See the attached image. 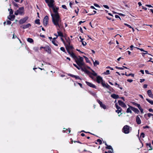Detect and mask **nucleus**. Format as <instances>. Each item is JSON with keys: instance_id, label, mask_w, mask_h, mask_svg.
Segmentation results:
<instances>
[{"instance_id": "f257e3e1", "label": "nucleus", "mask_w": 153, "mask_h": 153, "mask_svg": "<svg viewBox=\"0 0 153 153\" xmlns=\"http://www.w3.org/2000/svg\"><path fill=\"white\" fill-rule=\"evenodd\" d=\"M51 17L53 23L56 26L57 30H59L62 25V19L60 16L55 15Z\"/></svg>"}, {"instance_id": "f03ea898", "label": "nucleus", "mask_w": 153, "mask_h": 153, "mask_svg": "<svg viewBox=\"0 0 153 153\" xmlns=\"http://www.w3.org/2000/svg\"><path fill=\"white\" fill-rule=\"evenodd\" d=\"M75 60L77 65L80 67L81 68L85 67V63L84 62L83 57L79 56L77 57Z\"/></svg>"}, {"instance_id": "7ed1b4c3", "label": "nucleus", "mask_w": 153, "mask_h": 153, "mask_svg": "<svg viewBox=\"0 0 153 153\" xmlns=\"http://www.w3.org/2000/svg\"><path fill=\"white\" fill-rule=\"evenodd\" d=\"M51 3L48 4V6L52 8L53 9V11L54 13V14L51 13V16H53L55 15H59V14L58 12V10H59V7L54 6V3H52L51 4Z\"/></svg>"}, {"instance_id": "20e7f679", "label": "nucleus", "mask_w": 153, "mask_h": 153, "mask_svg": "<svg viewBox=\"0 0 153 153\" xmlns=\"http://www.w3.org/2000/svg\"><path fill=\"white\" fill-rule=\"evenodd\" d=\"M24 14L25 10L24 7L19 8L18 10L15 12V14L16 15H20L21 16H23L24 15Z\"/></svg>"}, {"instance_id": "39448f33", "label": "nucleus", "mask_w": 153, "mask_h": 153, "mask_svg": "<svg viewBox=\"0 0 153 153\" xmlns=\"http://www.w3.org/2000/svg\"><path fill=\"white\" fill-rule=\"evenodd\" d=\"M129 126L126 125L122 129V131L126 134H128L129 132Z\"/></svg>"}, {"instance_id": "423d86ee", "label": "nucleus", "mask_w": 153, "mask_h": 153, "mask_svg": "<svg viewBox=\"0 0 153 153\" xmlns=\"http://www.w3.org/2000/svg\"><path fill=\"white\" fill-rule=\"evenodd\" d=\"M97 82L98 83H101L102 85L104 87L105 86V84L103 82L102 78L100 76H98L97 77Z\"/></svg>"}, {"instance_id": "0eeeda50", "label": "nucleus", "mask_w": 153, "mask_h": 153, "mask_svg": "<svg viewBox=\"0 0 153 153\" xmlns=\"http://www.w3.org/2000/svg\"><path fill=\"white\" fill-rule=\"evenodd\" d=\"M28 18V17L27 16L21 19L19 21V24L21 25L25 23L27 21Z\"/></svg>"}, {"instance_id": "6e6552de", "label": "nucleus", "mask_w": 153, "mask_h": 153, "mask_svg": "<svg viewBox=\"0 0 153 153\" xmlns=\"http://www.w3.org/2000/svg\"><path fill=\"white\" fill-rule=\"evenodd\" d=\"M48 17L47 16H45L43 19L44 25V26H46L48 23Z\"/></svg>"}, {"instance_id": "1a4fd4ad", "label": "nucleus", "mask_w": 153, "mask_h": 153, "mask_svg": "<svg viewBox=\"0 0 153 153\" xmlns=\"http://www.w3.org/2000/svg\"><path fill=\"white\" fill-rule=\"evenodd\" d=\"M106 88L109 89L110 91H107L108 93H111V92H113L114 89L112 88L110 85H109L107 83H106Z\"/></svg>"}, {"instance_id": "9d476101", "label": "nucleus", "mask_w": 153, "mask_h": 153, "mask_svg": "<svg viewBox=\"0 0 153 153\" xmlns=\"http://www.w3.org/2000/svg\"><path fill=\"white\" fill-rule=\"evenodd\" d=\"M130 108L132 110L134 111L135 113L138 114L139 113V110L137 108L132 106H130Z\"/></svg>"}, {"instance_id": "9b49d317", "label": "nucleus", "mask_w": 153, "mask_h": 153, "mask_svg": "<svg viewBox=\"0 0 153 153\" xmlns=\"http://www.w3.org/2000/svg\"><path fill=\"white\" fill-rule=\"evenodd\" d=\"M118 103L119 105L123 108H126V104L121 100H119L118 101Z\"/></svg>"}, {"instance_id": "f8f14e48", "label": "nucleus", "mask_w": 153, "mask_h": 153, "mask_svg": "<svg viewBox=\"0 0 153 153\" xmlns=\"http://www.w3.org/2000/svg\"><path fill=\"white\" fill-rule=\"evenodd\" d=\"M68 52L70 55L71 56L74 58L75 60L77 57L72 52H70L69 50H68Z\"/></svg>"}, {"instance_id": "ddd939ff", "label": "nucleus", "mask_w": 153, "mask_h": 153, "mask_svg": "<svg viewBox=\"0 0 153 153\" xmlns=\"http://www.w3.org/2000/svg\"><path fill=\"white\" fill-rule=\"evenodd\" d=\"M31 26V25L30 23H28L26 25H23L21 26V27L23 29H25Z\"/></svg>"}, {"instance_id": "4468645a", "label": "nucleus", "mask_w": 153, "mask_h": 153, "mask_svg": "<svg viewBox=\"0 0 153 153\" xmlns=\"http://www.w3.org/2000/svg\"><path fill=\"white\" fill-rule=\"evenodd\" d=\"M45 51L47 52L49 54L51 53V49L49 46H47L44 48Z\"/></svg>"}, {"instance_id": "2eb2a0df", "label": "nucleus", "mask_w": 153, "mask_h": 153, "mask_svg": "<svg viewBox=\"0 0 153 153\" xmlns=\"http://www.w3.org/2000/svg\"><path fill=\"white\" fill-rule=\"evenodd\" d=\"M85 82L88 86H89L91 87H92L93 88H95L96 87V86L94 85L93 84H92V83H91L87 81H86Z\"/></svg>"}, {"instance_id": "dca6fc26", "label": "nucleus", "mask_w": 153, "mask_h": 153, "mask_svg": "<svg viewBox=\"0 0 153 153\" xmlns=\"http://www.w3.org/2000/svg\"><path fill=\"white\" fill-rule=\"evenodd\" d=\"M97 101L98 102V103L100 104L101 107H102L104 109H105V106L104 104H102V102H101L100 100H97Z\"/></svg>"}, {"instance_id": "f3484780", "label": "nucleus", "mask_w": 153, "mask_h": 153, "mask_svg": "<svg viewBox=\"0 0 153 153\" xmlns=\"http://www.w3.org/2000/svg\"><path fill=\"white\" fill-rule=\"evenodd\" d=\"M136 122L137 124H140L141 123V120L138 116H137L136 117Z\"/></svg>"}, {"instance_id": "a211bd4d", "label": "nucleus", "mask_w": 153, "mask_h": 153, "mask_svg": "<svg viewBox=\"0 0 153 153\" xmlns=\"http://www.w3.org/2000/svg\"><path fill=\"white\" fill-rule=\"evenodd\" d=\"M111 97L114 99H117L119 98V96L118 95L115 94H112L111 95Z\"/></svg>"}, {"instance_id": "6ab92c4d", "label": "nucleus", "mask_w": 153, "mask_h": 153, "mask_svg": "<svg viewBox=\"0 0 153 153\" xmlns=\"http://www.w3.org/2000/svg\"><path fill=\"white\" fill-rule=\"evenodd\" d=\"M15 18V16L14 15H10L9 17H8V19L11 20L13 21Z\"/></svg>"}, {"instance_id": "aec40b11", "label": "nucleus", "mask_w": 153, "mask_h": 153, "mask_svg": "<svg viewBox=\"0 0 153 153\" xmlns=\"http://www.w3.org/2000/svg\"><path fill=\"white\" fill-rule=\"evenodd\" d=\"M147 94L149 97H152V96L153 94L151 90H149L147 91Z\"/></svg>"}, {"instance_id": "412c9836", "label": "nucleus", "mask_w": 153, "mask_h": 153, "mask_svg": "<svg viewBox=\"0 0 153 153\" xmlns=\"http://www.w3.org/2000/svg\"><path fill=\"white\" fill-rule=\"evenodd\" d=\"M45 2L47 3H54V0H45Z\"/></svg>"}, {"instance_id": "4be33fe9", "label": "nucleus", "mask_w": 153, "mask_h": 153, "mask_svg": "<svg viewBox=\"0 0 153 153\" xmlns=\"http://www.w3.org/2000/svg\"><path fill=\"white\" fill-rule=\"evenodd\" d=\"M94 63V66H96L97 65H99V62L96 60H95V61H94V60L93 61Z\"/></svg>"}, {"instance_id": "5701e85b", "label": "nucleus", "mask_w": 153, "mask_h": 153, "mask_svg": "<svg viewBox=\"0 0 153 153\" xmlns=\"http://www.w3.org/2000/svg\"><path fill=\"white\" fill-rule=\"evenodd\" d=\"M146 146L148 148L149 147L150 148L149 149V150H151L152 149V147L151 146V145L150 143H147L146 144Z\"/></svg>"}, {"instance_id": "b1692460", "label": "nucleus", "mask_w": 153, "mask_h": 153, "mask_svg": "<svg viewBox=\"0 0 153 153\" xmlns=\"http://www.w3.org/2000/svg\"><path fill=\"white\" fill-rule=\"evenodd\" d=\"M106 149H108L109 150L110 149H113V148H112L111 146L108 145L106 143Z\"/></svg>"}, {"instance_id": "393cba45", "label": "nucleus", "mask_w": 153, "mask_h": 153, "mask_svg": "<svg viewBox=\"0 0 153 153\" xmlns=\"http://www.w3.org/2000/svg\"><path fill=\"white\" fill-rule=\"evenodd\" d=\"M57 33L59 36H60L61 37H63V33L61 32L60 31H57Z\"/></svg>"}, {"instance_id": "a878e982", "label": "nucleus", "mask_w": 153, "mask_h": 153, "mask_svg": "<svg viewBox=\"0 0 153 153\" xmlns=\"http://www.w3.org/2000/svg\"><path fill=\"white\" fill-rule=\"evenodd\" d=\"M91 71L92 72L91 73V74L94 76H96L97 75V74L94 70H91Z\"/></svg>"}, {"instance_id": "bb28decb", "label": "nucleus", "mask_w": 153, "mask_h": 153, "mask_svg": "<svg viewBox=\"0 0 153 153\" xmlns=\"http://www.w3.org/2000/svg\"><path fill=\"white\" fill-rule=\"evenodd\" d=\"M125 75H126V76H131L132 77H134V74H133L132 73H131L128 74H127L126 72H125Z\"/></svg>"}, {"instance_id": "cd10ccee", "label": "nucleus", "mask_w": 153, "mask_h": 153, "mask_svg": "<svg viewBox=\"0 0 153 153\" xmlns=\"http://www.w3.org/2000/svg\"><path fill=\"white\" fill-rule=\"evenodd\" d=\"M146 100L147 102H148L150 104H151L152 105H153V101H152L151 100H150L148 98H146Z\"/></svg>"}, {"instance_id": "c85d7f7f", "label": "nucleus", "mask_w": 153, "mask_h": 153, "mask_svg": "<svg viewBox=\"0 0 153 153\" xmlns=\"http://www.w3.org/2000/svg\"><path fill=\"white\" fill-rule=\"evenodd\" d=\"M115 106H116V108L117 109V110L121 109V111L122 110V109L121 108L120 106H119L118 105H117V103H116L115 104Z\"/></svg>"}, {"instance_id": "c756f323", "label": "nucleus", "mask_w": 153, "mask_h": 153, "mask_svg": "<svg viewBox=\"0 0 153 153\" xmlns=\"http://www.w3.org/2000/svg\"><path fill=\"white\" fill-rule=\"evenodd\" d=\"M27 40L28 42L30 43H32L33 42V40L32 39L30 38H28L27 39Z\"/></svg>"}, {"instance_id": "7c9ffc66", "label": "nucleus", "mask_w": 153, "mask_h": 153, "mask_svg": "<svg viewBox=\"0 0 153 153\" xmlns=\"http://www.w3.org/2000/svg\"><path fill=\"white\" fill-rule=\"evenodd\" d=\"M130 109H131L130 108V107L128 108L127 109L126 112L127 113H130L131 114L132 112Z\"/></svg>"}, {"instance_id": "2f4dec72", "label": "nucleus", "mask_w": 153, "mask_h": 153, "mask_svg": "<svg viewBox=\"0 0 153 153\" xmlns=\"http://www.w3.org/2000/svg\"><path fill=\"white\" fill-rule=\"evenodd\" d=\"M132 104L133 105H134L135 106L137 107L138 106H139V105H140V104H138L136 102H133Z\"/></svg>"}, {"instance_id": "473e14b6", "label": "nucleus", "mask_w": 153, "mask_h": 153, "mask_svg": "<svg viewBox=\"0 0 153 153\" xmlns=\"http://www.w3.org/2000/svg\"><path fill=\"white\" fill-rule=\"evenodd\" d=\"M106 153H113V149H110L108 151H106Z\"/></svg>"}, {"instance_id": "72a5a7b5", "label": "nucleus", "mask_w": 153, "mask_h": 153, "mask_svg": "<svg viewBox=\"0 0 153 153\" xmlns=\"http://www.w3.org/2000/svg\"><path fill=\"white\" fill-rule=\"evenodd\" d=\"M9 11H10V15H12L13 13V11L12 9H8Z\"/></svg>"}, {"instance_id": "f704fd0d", "label": "nucleus", "mask_w": 153, "mask_h": 153, "mask_svg": "<svg viewBox=\"0 0 153 153\" xmlns=\"http://www.w3.org/2000/svg\"><path fill=\"white\" fill-rule=\"evenodd\" d=\"M134 48H136L137 50H139L141 51H143V52L145 51V50H144L143 49V48H139L136 47H134Z\"/></svg>"}, {"instance_id": "c9c22d12", "label": "nucleus", "mask_w": 153, "mask_h": 153, "mask_svg": "<svg viewBox=\"0 0 153 153\" xmlns=\"http://www.w3.org/2000/svg\"><path fill=\"white\" fill-rule=\"evenodd\" d=\"M145 137V134L144 133L142 132L140 134V137L144 138Z\"/></svg>"}, {"instance_id": "e433bc0d", "label": "nucleus", "mask_w": 153, "mask_h": 153, "mask_svg": "<svg viewBox=\"0 0 153 153\" xmlns=\"http://www.w3.org/2000/svg\"><path fill=\"white\" fill-rule=\"evenodd\" d=\"M106 17L109 20H111L112 21H114V19L113 18H111L110 17H108V16H107V17Z\"/></svg>"}, {"instance_id": "4c0bfd02", "label": "nucleus", "mask_w": 153, "mask_h": 153, "mask_svg": "<svg viewBox=\"0 0 153 153\" xmlns=\"http://www.w3.org/2000/svg\"><path fill=\"white\" fill-rule=\"evenodd\" d=\"M52 43L55 46H57L58 45L55 43V40H52Z\"/></svg>"}, {"instance_id": "58836bf2", "label": "nucleus", "mask_w": 153, "mask_h": 153, "mask_svg": "<svg viewBox=\"0 0 153 153\" xmlns=\"http://www.w3.org/2000/svg\"><path fill=\"white\" fill-rule=\"evenodd\" d=\"M35 23L37 24H40V22H39V20L38 19H36L35 21Z\"/></svg>"}, {"instance_id": "ea45409f", "label": "nucleus", "mask_w": 153, "mask_h": 153, "mask_svg": "<svg viewBox=\"0 0 153 153\" xmlns=\"http://www.w3.org/2000/svg\"><path fill=\"white\" fill-rule=\"evenodd\" d=\"M97 142L99 143L100 144H101L102 143V140L100 139H98L97 140Z\"/></svg>"}, {"instance_id": "a19ab883", "label": "nucleus", "mask_w": 153, "mask_h": 153, "mask_svg": "<svg viewBox=\"0 0 153 153\" xmlns=\"http://www.w3.org/2000/svg\"><path fill=\"white\" fill-rule=\"evenodd\" d=\"M73 65L76 67L78 69H80L81 68L79 66H78L77 65L75 64H73Z\"/></svg>"}, {"instance_id": "79ce46f5", "label": "nucleus", "mask_w": 153, "mask_h": 153, "mask_svg": "<svg viewBox=\"0 0 153 153\" xmlns=\"http://www.w3.org/2000/svg\"><path fill=\"white\" fill-rule=\"evenodd\" d=\"M115 68L117 69H118L120 70H123L124 69V68L123 67H118L117 66H116Z\"/></svg>"}, {"instance_id": "37998d69", "label": "nucleus", "mask_w": 153, "mask_h": 153, "mask_svg": "<svg viewBox=\"0 0 153 153\" xmlns=\"http://www.w3.org/2000/svg\"><path fill=\"white\" fill-rule=\"evenodd\" d=\"M124 25H125L126 26H127L130 28H132V27L130 25H128L127 24L125 23Z\"/></svg>"}, {"instance_id": "c03bdc74", "label": "nucleus", "mask_w": 153, "mask_h": 153, "mask_svg": "<svg viewBox=\"0 0 153 153\" xmlns=\"http://www.w3.org/2000/svg\"><path fill=\"white\" fill-rule=\"evenodd\" d=\"M147 116L149 117H150L151 116H153V114L150 113H149L147 114Z\"/></svg>"}, {"instance_id": "a18cd8bd", "label": "nucleus", "mask_w": 153, "mask_h": 153, "mask_svg": "<svg viewBox=\"0 0 153 153\" xmlns=\"http://www.w3.org/2000/svg\"><path fill=\"white\" fill-rule=\"evenodd\" d=\"M84 58H85V60H86V61L87 62H89V60H88V58L86 57L85 56H84Z\"/></svg>"}, {"instance_id": "49530a36", "label": "nucleus", "mask_w": 153, "mask_h": 153, "mask_svg": "<svg viewBox=\"0 0 153 153\" xmlns=\"http://www.w3.org/2000/svg\"><path fill=\"white\" fill-rule=\"evenodd\" d=\"M60 50L61 51H63L64 52H65V48L63 47H61L60 48Z\"/></svg>"}, {"instance_id": "de8ad7c7", "label": "nucleus", "mask_w": 153, "mask_h": 153, "mask_svg": "<svg viewBox=\"0 0 153 153\" xmlns=\"http://www.w3.org/2000/svg\"><path fill=\"white\" fill-rule=\"evenodd\" d=\"M13 5L16 7H19L18 5L15 2H13Z\"/></svg>"}, {"instance_id": "09e8293b", "label": "nucleus", "mask_w": 153, "mask_h": 153, "mask_svg": "<svg viewBox=\"0 0 153 153\" xmlns=\"http://www.w3.org/2000/svg\"><path fill=\"white\" fill-rule=\"evenodd\" d=\"M11 23V22L10 21L8 20L7 21V25H10Z\"/></svg>"}, {"instance_id": "8fccbe9b", "label": "nucleus", "mask_w": 153, "mask_h": 153, "mask_svg": "<svg viewBox=\"0 0 153 153\" xmlns=\"http://www.w3.org/2000/svg\"><path fill=\"white\" fill-rule=\"evenodd\" d=\"M115 17L116 18H119L120 20H121V18L119 15H116L115 16Z\"/></svg>"}, {"instance_id": "3c124183", "label": "nucleus", "mask_w": 153, "mask_h": 153, "mask_svg": "<svg viewBox=\"0 0 153 153\" xmlns=\"http://www.w3.org/2000/svg\"><path fill=\"white\" fill-rule=\"evenodd\" d=\"M121 109L120 110H117L116 111V112H117L118 114H119L120 113L121 111Z\"/></svg>"}, {"instance_id": "603ef678", "label": "nucleus", "mask_w": 153, "mask_h": 153, "mask_svg": "<svg viewBox=\"0 0 153 153\" xmlns=\"http://www.w3.org/2000/svg\"><path fill=\"white\" fill-rule=\"evenodd\" d=\"M62 7L63 8H64L65 9H67V7L66 6V5H62Z\"/></svg>"}, {"instance_id": "864d4df0", "label": "nucleus", "mask_w": 153, "mask_h": 153, "mask_svg": "<svg viewBox=\"0 0 153 153\" xmlns=\"http://www.w3.org/2000/svg\"><path fill=\"white\" fill-rule=\"evenodd\" d=\"M110 74V71L109 70L106 71V75L108 74Z\"/></svg>"}, {"instance_id": "5fc2aeb1", "label": "nucleus", "mask_w": 153, "mask_h": 153, "mask_svg": "<svg viewBox=\"0 0 153 153\" xmlns=\"http://www.w3.org/2000/svg\"><path fill=\"white\" fill-rule=\"evenodd\" d=\"M74 78L76 79H80L79 77L78 76H75Z\"/></svg>"}, {"instance_id": "6e6d98bb", "label": "nucleus", "mask_w": 153, "mask_h": 153, "mask_svg": "<svg viewBox=\"0 0 153 153\" xmlns=\"http://www.w3.org/2000/svg\"><path fill=\"white\" fill-rule=\"evenodd\" d=\"M82 43L83 46H85L87 44L84 41L83 42H82Z\"/></svg>"}, {"instance_id": "4d7b16f0", "label": "nucleus", "mask_w": 153, "mask_h": 153, "mask_svg": "<svg viewBox=\"0 0 153 153\" xmlns=\"http://www.w3.org/2000/svg\"><path fill=\"white\" fill-rule=\"evenodd\" d=\"M127 81L129 82H131L133 81V80L131 79H127Z\"/></svg>"}, {"instance_id": "13d9d810", "label": "nucleus", "mask_w": 153, "mask_h": 153, "mask_svg": "<svg viewBox=\"0 0 153 153\" xmlns=\"http://www.w3.org/2000/svg\"><path fill=\"white\" fill-rule=\"evenodd\" d=\"M117 13L118 14L119 16H125V15L123 14H122V13Z\"/></svg>"}, {"instance_id": "bf43d9fd", "label": "nucleus", "mask_w": 153, "mask_h": 153, "mask_svg": "<svg viewBox=\"0 0 153 153\" xmlns=\"http://www.w3.org/2000/svg\"><path fill=\"white\" fill-rule=\"evenodd\" d=\"M94 6H95V7H100L99 6V5H98V4H97L94 3Z\"/></svg>"}, {"instance_id": "052dcab7", "label": "nucleus", "mask_w": 153, "mask_h": 153, "mask_svg": "<svg viewBox=\"0 0 153 153\" xmlns=\"http://www.w3.org/2000/svg\"><path fill=\"white\" fill-rule=\"evenodd\" d=\"M146 6L149 7H153L151 5L146 4Z\"/></svg>"}, {"instance_id": "680f3d73", "label": "nucleus", "mask_w": 153, "mask_h": 153, "mask_svg": "<svg viewBox=\"0 0 153 153\" xmlns=\"http://www.w3.org/2000/svg\"><path fill=\"white\" fill-rule=\"evenodd\" d=\"M68 75L69 76H70L72 77H74H74H75V76L74 75H73V74H68Z\"/></svg>"}, {"instance_id": "e2e57ef3", "label": "nucleus", "mask_w": 153, "mask_h": 153, "mask_svg": "<svg viewBox=\"0 0 153 153\" xmlns=\"http://www.w3.org/2000/svg\"><path fill=\"white\" fill-rule=\"evenodd\" d=\"M145 73L146 74H150L149 73V71H148V70H146L145 71Z\"/></svg>"}, {"instance_id": "0e129e2a", "label": "nucleus", "mask_w": 153, "mask_h": 153, "mask_svg": "<svg viewBox=\"0 0 153 153\" xmlns=\"http://www.w3.org/2000/svg\"><path fill=\"white\" fill-rule=\"evenodd\" d=\"M147 85L146 84H144L143 86V87L144 88H147Z\"/></svg>"}, {"instance_id": "69168bd1", "label": "nucleus", "mask_w": 153, "mask_h": 153, "mask_svg": "<svg viewBox=\"0 0 153 153\" xmlns=\"http://www.w3.org/2000/svg\"><path fill=\"white\" fill-rule=\"evenodd\" d=\"M91 94L93 96H94V97H96V94L95 93H91Z\"/></svg>"}, {"instance_id": "338daca9", "label": "nucleus", "mask_w": 153, "mask_h": 153, "mask_svg": "<svg viewBox=\"0 0 153 153\" xmlns=\"http://www.w3.org/2000/svg\"><path fill=\"white\" fill-rule=\"evenodd\" d=\"M149 128V127L148 126H145L143 127V128L144 129L146 128Z\"/></svg>"}, {"instance_id": "774afa93", "label": "nucleus", "mask_w": 153, "mask_h": 153, "mask_svg": "<svg viewBox=\"0 0 153 153\" xmlns=\"http://www.w3.org/2000/svg\"><path fill=\"white\" fill-rule=\"evenodd\" d=\"M149 112H153V110L152 108H150L149 109Z\"/></svg>"}]
</instances>
